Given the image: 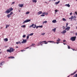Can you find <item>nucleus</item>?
Returning <instances> with one entry per match:
<instances>
[{
    "mask_svg": "<svg viewBox=\"0 0 77 77\" xmlns=\"http://www.w3.org/2000/svg\"><path fill=\"white\" fill-rule=\"evenodd\" d=\"M13 8H10L8 9L5 12V13H7V14H9V13H10V12L11 11H13Z\"/></svg>",
    "mask_w": 77,
    "mask_h": 77,
    "instance_id": "f257e3e1",
    "label": "nucleus"
},
{
    "mask_svg": "<svg viewBox=\"0 0 77 77\" xmlns=\"http://www.w3.org/2000/svg\"><path fill=\"white\" fill-rule=\"evenodd\" d=\"M75 39H76V36H74L71 37L70 40L72 41H75Z\"/></svg>",
    "mask_w": 77,
    "mask_h": 77,
    "instance_id": "f03ea898",
    "label": "nucleus"
},
{
    "mask_svg": "<svg viewBox=\"0 0 77 77\" xmlns=\"http://www.w3.org/2000/svg\"><path fill=\"white\" fill-rule=\"evenodd\" d=\"M69 19H71V21H72V19H74V18H76V16H72L70 18H69Z\"/></svg>",
    "mask_w": 77,
    "mask_h": 77,
    "instance_id": "7ed1b4c3",
    "label": "nucleus"
},
{
    "mask_svg": "<svg viewBox=\"0 0 77 77\" xmlns=\"http://www.w3.org/2000/svg\"><path fill=\"white\" fill-rule=\"evenodd\" d=\"M31 20L30 19H27L26 20H25L24 22L23 23V24H24L26 23H27L28 22H29V21H30Z\"/></svg>",
    "mask_w": 77,
    "mask_h": 77,
    "instance_id": "20e7f679",
    "label": "nucleus"
},
{
    "mask_svg": "<svg viewBox=\"0 0 77 77\" xmlns=\"http://www.w3.org/2000/svg\"><path fill=\"white\" fill-rule=\"evenodd\" d=\"M27 42V40L26 39H23V41L21 42L22 44H24V43H26Z\"/></svg>",
    "mask_w": 77,
    "mask_h": 77,
    "instance_id": "39448f33",
    "label": "nucleus"
},
{
    "mask_svg": "<svg viewBox=\"0 0 77 77\" xmlns=\"http://www.w3.org/2000/svg\"><path fill=\"white\" fill-rule=\"evenodd\" d=\"M10 50L11 53V52H13L14 51V49H13L12 48H10Z\"/></svg>",
    "mask_w": 77,
    "mask_h": 77,
    "instance_id": "423d86ee",
    "label": "nucleus"
},
{
    "mask_svg": "<svg viewBox=\"0 0 77 77\" xmlns=\"http://www.w3.org/2000/svg\"><path fill=\"white\" fill-rule=\"evenodd\" d=\"M5 63V62L3 61L0 63V67H1Z\"/></svg>",
    "mask_w": 77,
    "mask_h": 77,
    "instance_id": "0eeeda50",
    "label": "nucleus"
},
{
    "mask_svg": "<svg viewBox=\"0 0 77 77\" xmlns=\"http://www.w3.org/2000/svg\"><path fill=\"white\" fill-rule=\"evenodd\" d=\"M48 42H50V43H54V44H56V42H54V41H48Z\"/></svg>",
    "mask_w": 77,
    "mask_h": 77,
    "instance_id": "6e6552de",
    "label": "nucleus"
},
{
    "mask_svg": "<svg viewBox=\"0 0 77 77\" xmlns=\"http://www.w3.org/2000/svg\"><path fill=\"white\" fill-rule=\"evenodd\" d=\"M18 6H19V7H20V8H22L23 7V5L22 4H20L18 5Z\"/></svg>",
    "mask_w": 77,
    "mask_h": 77,
    "instance_id": "1a4fd4ad",
    "label": "nucleus"
},
{
    "mask_svg": "<svg viewBox=\"0 0 77 77\" xmlns=\"http://www.w3.org/2000/svg\"><path fill=\"white\" fill-rule=\"evenodd\" d=\"M67 28L65 29V30H67V31H68L70 29V27L69 26V27H67Z\"/></svg>",
    "mask_w": 77,
    "mask_h": 77,
    "instance_id": "9d476101",
    "label": "nucleus"
},
{
    "mask_svg": "<svg viewBox=\"0 0 77 77\" xmlns=\"http://www.w3.org/2000/svg\"><path fill=\"white\" fill-rule=\"evenodd\" d=\"M4 41L5 42L8 41V38H5L4 39Z\"/></svg>",
    "mask_w": 77,
    "mask_h": 77,
    "instance_id": "9b49d317",
    "label": "nucleus"
},
{
    "mask_svg": "<svg viewBox=\"0 0 77 77\" xmlns=\"http://www.w3.org/2000/svg\"><path fill=\"white\" fill-rule=\"evenodd\" d=\"M65 6H67V7H68L69 8L70 7V5L69 4H66L65 5Z\"/></svg>",
    "mask_w": 77,
    "mask_h": 77,
    "instance_id": "f8f14e48",
    "label": "nucleus"
},
{
    "mask_svg": "<svg viewBox=\"0 0 77 77\" xmlns=\"http://www.w3.org/2000/svg\"><path fill=\"white\" fill-rule=\"evenodd\" d=\"M66 30H64L62 32H61V33H66Z\"/></svg>",
    "mask_w": 77,
    "mask_h": 77,
    "instance_id": "ddd939ff",
    "label": "nucleus"
},
{
    "mask_svg": "<svg viewBox=\"0 0 77 77\" xmlns=\"http://www.w3.org/2000/svg\"><path fill=\"white\" fill-rule=\"evenodd\" d=\"M53 32H56V28H55L52 29Z\"/></svg>",
    "mask_w": 77,
    "mask_h": 77,
    "instance_id": "4468645a",
    "label": "nucleus"
},
{
    "mask_svg": "<svg viewBox=\"0 0 77 77\" xmlns=\"http://www.w3.org/2000/svg\"><path fill=\"white\" fill-rule=\"evenodd\" d=\"M42 12L41 11H39L38 12V15H40V14H42Z\"/></svg>",
    "mask_w": 77,
    "mask_h": 77,
    "instance_id": "2eb2a0df",
    "label": "nucleus"
},
{
    "mask_svg": "<svg viewBox=\"0 0 77 77\" xmlns=\"http://www.w3.org/2000/svg\"><path fill=\"white\" fill-rule=\"evenodd\" d=\"M33 3H36L37 1L36 0H32Z\"/></svg>",
    "mask_w": 77,
    "mask_h": 77,
    "instance_id": "dca6fc26",
    "label": "nucleus"
},
{
    "mask_svg": "<svg viewBox=\"0 0 77 77\" xmlns=\"http://www.w3.org/2000/svg\"><path fill=\"white\" fill-rule=\"evenodd\" d=\"M52 23H56V20H54L52 21Z\"/></svg>",
    "mask_w": 77,
    "mask_h": 77,
    "instance_id": "f3484780",
    "label": "nucleus"
},
{
    "mask_svg": "<svg viewBox=\"0 0 77 77\" xmlns=\"http://www.w3.org/2000/svg\"><path fill=\"white\" fill-rule=\"evenodd\" d=\"M60 2V1H58L57 2H56L55 3V5H57V4H58V3H59Z\"/></svg>",
    "mask_w": 77,
    "mask_h": 77,
    "instance_id": "a211bd4d",
    "label": "nucleus"
},
{
    "mask_svg": "<svg viewBox=\"0 0 77 77\" xmlns=\"http://www.w3.org/2000/svg\"><path fill=\"white\" fill-rule=\"evenodd\" d=\"M8 58L10 59H13V58H15V57H14L11 56V57H9Z\"/></svg>",
    "mask_w": 77,
    "mask_h": 77,
    "instance_id": "6ab92c4d",
    "label": "nucleus"
},
{
    "mask_svg": "<svg viewBox=\"0 0 77 77\" xmlns=\"http://www.w3.org/2000/svg\"><path fill=\"white\" fill-rule=\"evenodd\" d=\"M29 14H30V12L29 11H27L26 13V15H27Z\"/></svg>",
    "mask_w": 77,
    "mask_h": 77,
    "instance_id": "aec40b11",
    "label": "nucleus"
},
{
    "mask_svg": "<svg viewBox=\"0 0 77 77\" xmlns=\"http://www.w3.org/2000/svg\"><path fill=\"white\" fill-rule=\"evenodd\" d=\"M10 15H11L10 14H8L7 15V17H8L9 18H10V17H11V16H10Z\"/></svg>",
    "mask_w": 77,
    "mask_h": 77,
    "instance_id": "412c9836",
    "label": "nucleus"
},
{
    "mask_svg": "<svg viewBox=\"0 0 77 77\" xmlns=\"http://www.w3.org/2000/svg\"><path fill=\"white\" fill-rule=\"evenodd\" d=\"M9 27V25H6V27H5L6 29H7L8 27Z\"/></svg>",
    "mask_w": 77,
    "mask_h": 77,
    "instance_id": "4be33fe9",
    "label": "nucleus"
},
{
    "mask_svg": "<svg viewBox=\"0 0 77 77\" xmlns=\"http://www.w3.org/2000/svg\"><path fill=\"white\" fill-rule=\"evenodd\" d=\"M33 27V28H34L35 29V27H36V25H34L32 26Z\"/></svg>",
    "mask_w": 77,
    "mask_h": 77,
    "instance_id": "5701e85b",
    "label": "nucleus"
},
{
    "mask_svg": "<svg viewBox=\"0 0 77 77\" xmlns=\"http://www.w3.org/2000/svg\"><path fill=\"white\" fill-rule=\"evenodd\" d=\"M7 52H9V53H11V51H10V49L7 50Z\"/></svg>",
    "mask_w": 77,
    "mask_h": 77,
    "instance_id": "b1692460",
    "label": "nucleus"
},
{
    "mask_svg": "<svg viewBox=\"0 0 77 77\" xmlns=\"http://www.w3.org/2000/svg\"><path fill=\"white\" fill-rule=\"evenodd\" d=\"M34 26V24H32V25H30L29 26V28H30L32 27H33V26Z\"/></svg>",
    "mask_w": 77,
    "mask_h": 77,
    "instance_id": "393cba45",
    "label": "nucleus"
},
{
    "mask_svg": "<svg viewBox=\"0 0 77 77\" xmlns=\"http://www.w3.org/2000/svg\"><path fill=\"white\" fill-rule=\"evenodd\" d=\"M60 41V38H58V39L57 40V41H57V42H59V41Z\"/></svg>",
    "mask_w": 77,
    "mask_h": 77,
    "instance_id": "a878e982",
    "label": "nucleus"
},
{
    "mask_svg": "<svg viewBox=\"0 0 77 77\" xmlns=\"http://www.w3.org/2000/svg\"><path fill=\"white\" fill-rule=\"evenodd\" d=\"M47 23V21H45L43 22V24H44V23Z\"/></svg>",
    "mask_w": 77,
    "mask_h": 77,
    "instance_id": "bb28decb",
    "label": "nucleus"
},
{
    "mask_svg": "<svg viewBox=\"0 0 77 77\" xmlns=\"http://www.w3.org/2000/svg\"><path fill=\"white\" fill-rule=\"evenodd\" d=\"M63 21H66V19L64 18H63Z\"/></svg>",
    "mask_w": 77,
    "mask_h": 77,
    "instance_id": "cd10ccee",
    "label": "nucleus"
},
{
    "mask_svg": "<svg viewBox=\"0 0 77 77\" xmlns=\"http://www.w3.org/2000/svg\"><path fill=\"white\" fill-rule=\"evenodd\" d=\"M26 25H22L21 26V27H23V28H24V27H26Z\"/></svg>",
    "mask_w": 77,
    "mask_h": 77,
    "instance_id": "c85d7f7f",
    "label": "nucleus"
},
{
    "mask_svg": "<svg viewBox=\"0 0 77 77\" xmlns=\"http://www.w3.org/2000/svg\"><path fill=\"white\" fill-rule=\"evenodd\" d=\"M45 32H43V33H42L41 34L42 35H43V36H44V35H45Z\"/></svg>",
    "mask_w": 77,
    "mask_h": 77,
    "instance_id": "c756f323",
    "label": "nucleus"
},
{
    "mask_svg": "<svg viewBox=\"0 0 77 77\" xmlns=\"http://www.w3.org/2000/svg\"><path fill=\"white\" fill-rule=\"evenodd\" d=\"M42 43H43V41L42 42H40V43H39L38 44H42Z\"/></svg>",
    "mask_w": 77,
    "mask_h": 77,
    "instance_id": "7c9ffc66",
    "label": "nucleus"
},
{
    "mask_svg": "<svg viewBox=\"0 0 77 77\" xmlns=\"http://www.w3.org/2000/svg\"><path fill=\"white\" fill-rule=\"evenodd\" d=\"M13 14V12L12 11L11 12L10 14H9L10 15H12V14Z\"/></svg>",
    "mask_w": 77,
    "mask_h": 77,
    "instance_id": "2f4dec72",
    "label": "nucleus"
},
{
    "mask_svg": "<svg viewBox=\"0 0 77 77\" xmlns=\"http://www.w3.org/2000/svg\"><path fill=\"white\" fill-rule=\"evenodd\" d=\"M39 27H40V28H42L43 27V26L42 25L41 26H38Z\"/></svg>",
    "mask_w": 77,
    "mask_h": 77,
    "instance_id": "473e14b6",
    "label": "nucleus"
},
{
    "mask_svg": "<svg viewBox=\"0 0 77 77\" xmlns=\"http://www.w3.org/2000/svg\"><path fill=\"white\" fill-rule=\"evenodd\" d=\"M35 45L34 44H32V45H30V47H32V46H33V45Z\"/></svg>",
    "mask_w": 77,
    "mask_h": 77,
    "instance_id": "72a5a7b5",
    "label": "nucleus"
},
{
    "mask_svg": "<svg viewBox=\"0 0 77 77\" xmlns=\"http://www.w3.org/2000/svg\"><path fill=\"white\" fill-rule=\"evenodd\" d=\"M26 36V35H24L23 36V38H25Z\"/></svg>",
    "mask_w": 77,
    "mask_h": 77,
    "instance_id": "f704fd0d",
    "label": "nucleus"
},
{
    "mask_svg": "<svg viewBox=\"0 0 77 77\" xmlns=\"http://www.w3.org/2000/svg\"><path fill=\"white\" fill-rule=\"evenodd\" d=\"M29 36H27V37H26V39H29Z\"/></svg>",
    "mask_w": 77,
    "mask_h": 77,
    "instance_id": "c9c22d12",
    "label": "nucleus"
},
{
    "mask_svg": "<svg viewBox=\"0 0 77 77\" xmlns=\"http://www.w3.org/2000/svg\"><path fill=\"white\" fill-rule=\"evenodd\" d=\"M33 35V33H31L29 35L30 36H32V35Z\"/></svg>",
    "mask_w": 77,
    "mask_h": 77,
    "instance_id": "e433bc0d",
    "label": "nucleus"
},
{
    "mask_svg": "<svg viewBox=\"0 0 77 77\" xmlns=\"http://www.w3.org/2000/svg\"><path fill=\"white\" fill-rule=\"evenodd\" d=\"M41 17H44L45 16V15L44 14H42L41 15Z\"/></svg>",
    "mask_w": 77,
    "mask_h": 77,
    "instance_id": "4c0bfd02",
    "label": "nucleus"
},
{
    "mask_svg": "<svg viewBox=\"0 0 77 77\" xmlns=\"http://www.w3.org/2000/svg\"><path fill=\"white\" fill-rule=\"evenodd\" d=\"M68 23H66V27H68Z\"/></svg>",
    "mask_w": 77,
    "mask_h": 77,
    "instance_id": "58836bf2",
    "label": "nucleus"
},
{
    "mask_svg": "<svg viewBox=\"0 0 77 77\" xmlns=\"http://www.w3.org/2000/svg\"><path fill=\"white\" fill-rule=\"evenodd\" d=\"M18 44H21V42L20 41L18 42Z\"/></svg>",
    "mask_w": 77,
    "mask_h": 77,
    "instance_id": "ea45409f",
    "label": "nucleus"
},
{
    "mask_svg": "<svg viewBox=\"0 0 77 77\" xmlns=\"http://www.w3.org/2000/svg\"><path fill=\"white\" fill-rule=\"evenodd\" d=\"M14 3H15V2H12L11 3V5H14Z\"/></svg>",
    "mask_w": 77,
    "mask_h": 77,
    "instance_id": "a19ab883",
    "label": "nucleus"
},
{
    "mask_svg": "<svg viewBox=\"0 0 77 77\" xmlns=\"http://www.w3.org/2000/svg\"><path fill=\"white\" fill-rule=\"evenodd\" d=\"M55 12H57V10H55Z\"/></svg>",
    "mask_w": 77,
    "mask_h": 77,
    "instance_id": "79ce46f5",
    "label": "nucleus"
},
{
    "mask_svg": "<svg viewBox=\"0 0 77 77\" xmlns=\"http://www.w3.org/2000/svg\"><path fill=\"white\" fill-rule=\"evenodd\" d=\"M68 47V48H69V49H70V47L68 45H67Z\"/></svg>",
    "mask_w": 77,
    "mask_h": 77,
    "instance_id": "37998d69",
    "label": "nucleus"
},
{
    "mask_svg": "<svg viewBox=\"0 0 77 77\" xmlns=\"http://www.w3.org/2000/svg\"><path fill=\"white\" fill-rule=\"evenodd\" d=\"M74 75V74L73 73L71 74V75Z\"/></svg>",
    "mask_w": 77,
    "mask_h": 77,
    "instance_id": "c03bdc74",
    "label": "nucleus"
},
{
    "mask_svg": "<svg viewBox=\"0 0 77 77\" xmlns=\"http://www.w3.org/2000/svg\"><path fill=\"white\" fill-rule=\"evenodd\" d=\"M63 29H64L65 28V27L64 26H63Z\"/></svg>",
    "mask_w": 77,
    "mask_h": 77,
    "instance_id": "a18cd8bd",
    "label": "nucleus"
},
{
    "mask_svg": "<svg viewBox=\"0 0 77 77\" xmlns=\"http://www.w3.org/2000/svg\"><path fill=\"white\" fill-rule=\"evenodd\" d=\"M44 44H48V42H46L44 43Z\"/></svg>",
    "mask_w": 77,
    "mask_h": 77,
    "instance_id": "49530a36",
    "label": "nucleus"
},
{
    "mask_svg": "<svg viewBox=\"0 0 77 77\" xmlns=\"http://www.w3.org/2000/svg\"><path fill=\"white\" fill-rule=\"evenodd\" d=\"M45 13H42V14L43 15H45Z\"/></svg>",
    "mask_w": 77,
    "mask_h": 77,
    "instance_id": "de8ad7c7",
    "label": "nucleus"
},
{
    "mask_svg": "<svg viewBox=\"0 0 77 77\" xmlns=\"http://www.w3.org/2000/svg\"><path fill=\"white\" fill-rule=\"evenodd\" d=\"M38 27H39V26H37L36 27V29H38Z\"/></svg>",
    "mask_w": 77,
    "mask_h": 77,
    "instance_id": "09e8293b",
    "label": "nucleus"
},
{
    "mask_svg": "<svg viewBox=\"0 0 77 77\" xmlns=\"http://www.w3.org/2000/svg\"><path fill=\"white\" fill-rule=\"evenodd\" d=\"M65 41H66V40H63V42H65Z\"/></svg>",
    "mask_w": 77,
    "mask_h": 77,
    "instance_id": "8fccbe9b",
    "label": "nucleus"
},
{
    "mask_svg": "<svg viewBox=\"0 0 77 77\" xmlns=\"http://www.w3.org/2000/svg\"><path fill=\"white\" fill-rule=\"evenodd\" d=\"M45 15H48V13H45Z\"/></svg>",
    "mask_w": 77,
    "mask_h": 77,
    "instance_id": "3c124183",
    "label": "nucleus"
},
{
    "mask_svg": "<svg viewBox=\"0 0 77 77\" xmlns=\"http://www.w3.org/2000/svg\"><path fill=\"white\" fill-rule=\"evenodd\" d=\"M46 42V41H43V42Z\"/></svg>",
    "mask_w": 77,
    "mask_h": 77,
    "instance_id": "603ef678",
    "label": "nucleus"
},
{
    "mask_svg": "<svg viewBox=\"0 0 77 77\" xmlns=\"http://www.w3.org/2000/svg\"><path fill=\"white\" fill-rule=\"evenodd\" d=\"M76 72H76V71L75 72H74V73H73V74H75V73H76Z\"/></svg>",
    "mask_w": 77,
    "mask_h": 77,
    "instance_id": "864d4df0",
    "label": "nucleus"
},
{
    "mask_svg": "<svg viewBox=\"0 0 77 77\" xmlns=\"http://www.w3.org/2000/svg\"><path fill=\"white\" fill-rule=\"evenodd\" d=\"M72 13H71L70 14L71 15H72Z\"/></svg>",
    "mask_w": 77,
    "mask_h": 77,
    "instance_id": "5fc2aeb1",
    "label": "nucleus"
},
{
    "mask_svg": "<svg viewBox=\"0 0 77 77\" xmlns=\"http://www.w3.org/2000/svg\"><path fill=\"white\" fill-rule=\"evenodd\" d=\"M56 43L57 44H59V43H60V42H57Z\"/></svg>",
    "mask_w": 77,
    "mask_h": 77,
    "instance_id": "6e6d98bb",
    "label": "nucleus"
},
{
    "mask_svg": "<svg viewBox=\"0 0 77 77\" xmlns=\"http://www.w3.org/2000/svg\"><path fill=\"white\" fill-rule=\"evenodd\" d=\"M64 45H66V43H63Z\"/></svg>",
    "mask_w": 77,
    "mask_h": 77,
    "instance_id": "4d7b16f0",
    "label": "nucleus"
},
{
    "mask_svg": "<svg viewBox=\"0 0 77 77\" xmlns=\"http://www.w3.org/2000/svg\"><path fill=\"white\" fill-rule=\"evenodd\" d=\"M16 44H18V42H16Z\"/></svg>",
    "mask_w": 77,
    "mask_h": 77,
    "instance_id": "13d9d810",
    "label": "nucleus"
},
{
    "mask_svg": "<svg viewBox=\"0 0 77 77\" xmlns=\"http://www.w3.org/2000/svg\"><path fill=\"white\" fill-rule=\"evenodd\" d=\"M27 48H29V47L26 48L25 49H27Z\"/></svg>",
    "mask_w": 77,
    "mask_h": 77,
    "instance_id": "bf43d9fd",
    "label": "nucleus"
},
{
    "mask_svg": "<svg viewBox=\"0 0 77 77\" xmlns=\"http://www.w3.org/2000/svg\"><path fill=\"white\" fill-rule=\"evenodd\" d=\"M75 35H77V33H75Z\"/></svg>",
    "mask_w": 77,
    "mask_h": 77,
    "instance_id": "052dcab7",
    "label": "nucleus"
},
{
    "mask_svg": "<svg viewBox=\"0 0 77 77\" xmlns=\"http://www.w3.org/2000/svg\"><path fill=\"white\" fill-rule=\"evenodd\" d=\"M75 76H77V74H75Z\"/></svg>",
    "mask_w": 77,
    "mask_h": 77,
    "instance_id": "680f3d73",
    "label": "nucleus"
},
{
    "mask_svg": "<svg viewBox=\"0 0 77 77\" xmlns=\"http://www.w3.org/2000/svg\"><path fill=\"white\" fill-rule=\"evenodd\" d=\"M45 3H48L47 2H45Z\"/></svg>",
    "mask_w": 77,
    "mask_h": 77,
    "instance_id": "e2e57ef3",
    "label": "nucleus"
},
{
    "mask_svg": "<svg viewBox=\"0 0 77 77\" xmlns=\"http://www.w3.org/2000/svg\"><path fill=\"white\" fill-rule=\"evenodd\" d=\"M74 21H76V19H75L74 20Z\"/></svg>",
    "mask_w": 77,
    "mask_h": 77,
    "instance_id": "0e129e2a",
    "label": "nucleus"
},
{
    "mask_svg": "<svg viewBox=\"0 0 77 77\" xmlns=\"http://www.w3.org/2000/svg\"><path fill=\"white\" fill-rule=\"evenodd\" d=\"M16 48H18V46H16Z\"/></svg>",
    "mask_w": 77,
    "mask_h": 77,
    "instance_id": "69168bd1",
    "label": "nucleus"
},
{
    "mask_svg": "<svg viewBox=\"0 0 77 77\" xmlns=\"http://www.w3.org/2000/svg\"><path fill=\"white\" fill-rule=\"evenodd\" d=\"M74 77H75V75L74 76Z\"/></svg>",
    "mask_w": 77,
    "mask_h": 77,
    "instance_id": "338daca9",
    "label": "nucleus"
},
{
    "mask_svg": "<svg viewBox=\"0 0 77 77\" xmlns=\"http://www.w3.org/2000/svg\"><path fill=\"white\" fill-rule=\"evenodd\" d=\"M67 77H69V75Z\"/></svg>",
    "mask_w": 77,
    "mask_h": 77,
    "instance_id": "774afa93",
    "label": "nucleus"
}]
</instances>
